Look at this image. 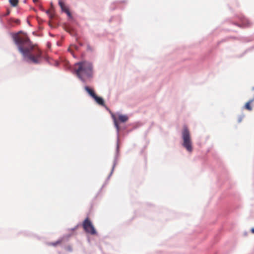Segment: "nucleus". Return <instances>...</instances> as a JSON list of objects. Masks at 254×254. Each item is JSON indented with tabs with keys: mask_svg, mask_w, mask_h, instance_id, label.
Returning a JSON list of instances; mask_svg holds the SVG:
<instances>
[{
	"mask_svg": "<svg viewBox=\"0 0 254 254\" xmlns=\"http://www.w3.org/2000/svg\"><path fill=\"white\" fill-rule=\"evenodd\" d=\"M86 91L93 98L95 95L96 94L95 93L94 90L90 88L88 86H85L84 88Z\"/></svg>",
	"mask_w": 254,
	"mask_h": 254,
	"instance_id": "7",
	"label": "nucleus"
},
{
	"mask_svg": "<svg viewBox=\"0 0 254 254\" xmlns=\"http://www.w3.org/2000/svg\"><path fill=\"white\" fill-rule=\"evenodd\" d=\"M50 10H47V11H46V13H48V14H49V13H50Z\"/></svg>",
	"mask_w": 254,
	"mask_h": 254,
	"instance_id": "16",
	"label": "nucleus"
},
{
	"mask_svg": "<svg viewBox=\"0 0 254 254\" xmlns=\"http://www.w3.org/2000/svg\"><path fill=\"white\" fill-rule=\"evenodd\" d=\"M83 227L84 230L91 235H95L96 231L92 223L89 218H87L83 222Z\"/></svg>",
	"mask_w": 254,
	"mask_h": 254,
	"instance_id": "4",
	"label": "nucleus"
},
{
	"mask_svg": "<svg viewBox=\"0 0 254 254\" xmlns=\"http://www.w3.org/2000/svg\"><path fill=\"white\" fill-rule=\"evenodd\" d=\"M66 249L69 252H71L72 250L71 247L70 246L67 247Z\"/></svg>",
	"mask_w": 254,
	"mask_h": 254,
	"instance_id": "14",
	"label": "nucleus"
},
{
	"mask_svg": "<svg viewBox=\"0 0 254 254\" xmlns=\"http://www.w3.org/2000/svg\"><path fill=\"white\" fill-rule=\"evenodd\" d=\"M75 69L77 76L83 81L92 76V65L87 62H81L75 64Z\"/></svg>",
	"mask_w": 254,
	"mask_h": 254,
	"instance_id": "2",
	"label": "nucleus"
},
{
	"mask_svg": "<svg viewBox=\"0 0 254 254\" xmlns=\"http://www.w3.org/2000/svg\"><path fill=\"white\" fill-rule=\"evenodd\" d=\"M15 22L17 23H19V20L17 19L16 21H15Z\"/></svg>",
	"mask_w": 254,
	"mask_h": 254,
	"instance_id": "18",
	"label": "nucleus"
},
{
	"mask_svg": "<svg viewBox=\"0 0 254 254\" xmlns=\"http://www.w3.org/2000/svg\"><path fill=\"white\" fill-rule=\"evenodd\" d=\"M96 102L100 105H104V101L103 99L100 97L97 96L96 95L93 97Z\"/></svg>",
	"mask_w": 254,
	"mask_h": 254,
	"instance_id": "8",
	"label": "nucleus"
},
{
	"mask_svg": "<svg viewBox=\"0 0 254 254\" xmlns=\"http://www.w3.org/2000/svg\"><path fill=\"white\" fill-rule=\"evenodd\" d=\"M21 31L13 35L12 38L17 46L19 52L27 62L38 64L41 57V51L32 45L26 34L20 35Z\"/></svg>",
	"mask_w": 254,
	"mask_h": 254,
	"instance_id": "1",
	"label": "nucleus"
},
{
	"mask_svg": "<svg viewBox=\"0 0 254 254\" xmlns=\"http://www.w3.org/2000/svg\"><path fill=\"white\" fill-rule=\"evenodd\" d=\"M59 4L61 8V9H62L63 11H64V12L65 11V8H67L65 5H64V2L62 1V0H60L59 1Z\"/></svg>",
	"mask_w": 254,
	"mask_h": 254,
	"instance_id": "11",
	"label": "nucleus"
},
{
	"mask_svg": "<svg viewBox=\"0 0 254 254\" xmlns=\"http://www.w3.org/2000/svg\"><path fill=\"white\" fill-rule=\"evenodd\" d=\"M62 243V241H58L55 243H53L51 245L53 246H56L57 245H59Z\"/></svg>",
	"mask_w": 254,
	"mask_h": 254,
	"instance_id": "13",
	"label": "nucleus"
},
{
	"mask_svg": "<svg viewBox=\"0 0 254 254\" xmlns=\"http://www.w3.org/2000/svg\"><path fill=\"white\" fill-rule=\"evenodd\" d=\"M112 118L114 120V125L118 131H119L120 130V126L119 125L118 121L121 123H125L127 122L128 120V117H127V116L122 114H120L118 115V119H117L115 115H113Z\"/></svg>",
	"mask_w": 254,
	"mask_h": 254,
	"instance_id": "5",
	"label": "nucleus"
},
{
	"mask_svg": "<svg viewBox=\"0 0 254 254\" xmlns=\"http://www.w3.org/2000/svg\"><path fill=\"white\" fill-rule=\"evenodd\" d=\"M251 232L252 233L254 234V228H252Z\"/></svg>",
	"mask_w": 254,
	"mask_h": 254,
	"instance_id": "15",
	"label": "nucleus"
},
{
	"mask_svg": "<svg viewBox=\"0 0 254 254\" xmlns=\"http://www.w3.org/2000/svg\"><path fill=\"white\" fill-rule=\"evenodd\" d=\"M183 146L190 152L192 151V142L190 133L186 126L183 127L182 130Z\"/></svg>",
	"mask_w": 254,
	"mask_h": 254,
	"instance_id": "3",
	"label": "nucleus"
},
{
	"mask_svg": "<svg viewBox=\"0 0 254 254\" xmlns=\"http://www.w3.org/2000/svg\"><path fill=\"white\" fill-rule=\"evenodd\" d=\"M51 6H53V3L52 2L51 3Z\"/></svg>",
	"mask_w": 254,
	"mask_h": 254,
	"instance_id": "19",
	"label": "nucleus"
},
{
	"mask_svg": "<svg viewBox=\"0 0 254 254\" xmlns=\"http://www.w3.org/2000/svg\"><path fill=\"white\" fill-rule=\"evenodd\" d=\"M9 3L12 6H16L18 3V0H9Z\"/></svg>",
	"mask_w": 254,
	"mask_h": 254,
	"instance_id": "10",
	"label": "nucleus"
},
{
	"mask_svg": "<svg viewBox=\"0 0 254 254\" xmlns=\"http://www.w3.org/2000/svg\"><path fill=\"white\" fill-rule=\"evenodd\" d=\"M251 25V23L247 19H244L242 22V25H239L240 27H247Z\"/></svg>",
	"mask_w": 254,
	"mask_h": 254,
	"instance_id": "9",
	"label": "nucleus"
},
{
	"mask_svg": "<svg viewBox=\"0 0 254 254\" xmlns=\"http://www.w3.org/2000/svg\"><path fill=\"white\" fill-rule=\"evenodd\" d=\"M66 14L67 15L71 17V14L70 13V11H69V10L68 9V8H65V11H64Z\"/></svg>",
	"mask_w": 254,
	"mask_h": 254,
	"instance_id": "12",
	"label": "nucleus"
},
{
	"mask_svg": "<svg viewBox=\"0 0 254 254\" xmlns=\"http://www.w3.org/2000/svg\"><path fill=\"white\" fill-rule=\"evenodd\" d=\"M33 2L36 3L38 1V0H33Z\"/></svg>",
	"mask_w": 254,
	"mask_h": 254,
	"instance_id": "17",
	"label": "nucleus"
},
{
	"mask_svg": "<svg viewBox=\"0 0 254 254\" xmlns=\"http://www.w3.org/2000/svg\"><path fill=\"white\" fill-rule=\"evenodd\" d=\"M251 94L254 97L253 98L247 102L244 106L245 109L250 111L252 110V107H251V104L254 101V88L252 89Z\"/></svg>",
	"mask_w": 254,
	"mask_h": 254,
	"instance_id": "6",
	"label": "nucleus"
}]
</instances>
